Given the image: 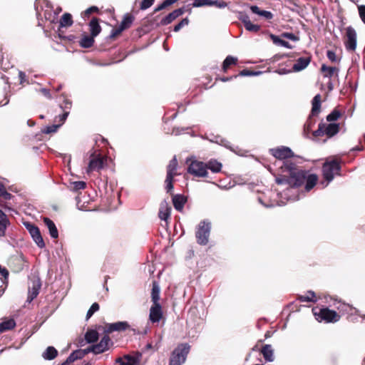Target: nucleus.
I'll return each mask as SVG.
<instances>
[{
    "instance_id": "obj_59",
    "label": "nucleus",
    "mask_w": 365,
    "mask_h": 365,
    "mask_svg": "<svg viewBox=\"0 0 365 365\" xmlns=\"http://www.w3.org/2000/svg\"><path fill=\"white\" fill-rule=\"evenodd\" d=\"M81 351H82L83 353H81L83 356V357L88 354V353L90 352H92L94 354H96V348H95V345L93 344L88 347H87L86 349H80Z\"/></svg>"
},
{
    "instance_id": "obj_13",
    "label": "nucleus",
    "mask_w": 365,
    "mask_h": 365,
    "mask_svg": "<svg viewBox=\"0 0 365 365\" xmlns=\"http://www.w3.org/2000/svg\"><path fill=\"white\" fill-rule=\"evenodd\" d=\"M205 6H214L217 8L222 9L227 6V3L223 0H195L192 3L193 7H201Z\"/></svg>"
},
{
    "instance_id": "obj_45",
    "label": "nucleus",
    "mask_w": 365,
    "mask_h": 365,
    "mask_svg": "<svg viewBox=\"0 0 365 365\" xmlns=\"http://www.w3.org/2000/svg\"><path fill=\"white\" fill-rule=\"evenodd\" d=\"M314 116L309 115L307 122L304 125V132L307 135L312 130L313 126L316 123V120L313 118Z\"/></svg>"
},
{
    "instance_id": "obj_64",
    "label": "nucleus",
    "mask_w": 365,
    "mask_h": 365,
    "mask_svg": "<svg viewBox=\"0 0 365 365\" xmlns=\"http://www.w3.org/2000/svg\"><path fill=\"white\" fill-rule=\"evenodd\" d=\"M270 38L272 39V42L276 45H280L282 43V39H281L279 36L271 34L269 35Z\"/></svg>"
},
{
    "instance_id": "obj_12",
    "label": "nucleus",
    "mask_w": 365,
    "mask_h": 365,
    "mask_svg": "<svg viewBox=\"0 0 365 365\" xmlns=\"http://www.w3.org/2000/svg\"><path fill=\"white\" fill-rule=\"evenodd\" d=\"M269 153L279 160H285L294 156L292 150L289 148L284 146L270 149Z\"/></svg>"
},
{
    "instance_id": "obj_14",
    "label": "nucleus",
    "mask_w": 365,
    "mask_h": 365,
    "mask_svg": "<svg viewBox=\"0 0 365 365\" xmlns=\"http://www.w3.org/2000/svg\"><path fill=\"white\" fill-rule=\"evenodd\" d=\"M96 354H102L107 350L110 349V347L113 346V342L110 338L109 335L105 333L104 336L102 337L99 343L94 344Z\"/></svg>"
},
{
    "instance_id": "obj_60",
    "label": "nucleus",
    "mask_w": 365,
    "mask_h": 365,
    "mask_svg": "<svg viewBox=\"0 0 365 365\" xmlns=\"http://www.w3.org/2000/svg\"><path fill=\"white\" fill-rule=\"evenodd\" d=\"M358 11L360 19L362 22L365 24V5L358 6Z\"/></svg>"
},
{
    "instance_id": "obj_2",
    "label": "nucleus",
    "mask_w": 365,
    "mask_h": 365,
    "mask_svg": "<svg viewBox=\"0 0 365 365\" xmlns=\"http://www.w3.org/2000/svg\"><path fill=\"white\" fill-rule=\"evenodd\" d=\"M312 312L315 319L319 322L336 323L341 319V316L336 311L331 310L328 307H314Z\"/></svg>"
},
{
    "instance_id": "obj_16",
    "label": "nucleus",
    "mask_w": 365,
    "mask_h": 365,
    "mask_svg": "<svg viewBox=\"0 0 365 365\" xmlns=\"http://www.w3.org/2000/svg\"><path fill=\"white\" fill-rule=\"evenodd\" d=\"M162 306L160 303L153 304L150 309L149 319L152 323H158L163 318Z\"/></svg>"
},
{
    "instance_id": "obj_51",
    "label": "nucleus",
    "mask_w": 365,
    "mask_h": 365,
    "mask_svg": "<svg viewBox=\"0 0 365 365\" xmlns=\"http://www.w3.org/2000/svg\"><path fill=\"white\" fill-rule=\"evenodd\" d=\"M245 28L246 30L254 33H257L260 30L259 25L254 24L251 21L247 22V25L245 24Z\"/></svg>"
},
{
    "instance_id": "obj_57",
    "label": "nucleus",
    "mask_w": 365,
    "mask_h": 365,
    "mask_svg": "<svg viewBox=\"0 0 365 365\" xmlns=\"http://www.w3.org/2000/svg\"><path fill=\"white\" fill-rule=\"evenodd\" d=\"M98 8L96 6H91L90 8L87 9L82 14V16L83 18H88L90 16V15L94 12H98Z\"/></svg>"
},
{
    "instance_id": "obj_18",
    "label": "nucleus",
    "mask_w": 365,
    "mask_h": 365,
    "mask_svg": "<svg viewBox=\"0 0 365 365\" xmlns=\"http://www.w3.org/2000/svg\"><path fill=\"white\" fill-rule=\"evenodd\" d=\"M185 12V8H179L175 9L170 14H168L166 16L163 18L160 22V25L166 26L171 24L173 21H175L177 18L182 16Z\"/></svg>"
},
{
    "instance_id": "obj_22",
    "label": "nucleus",
    "mask_w": 365,
    "mask_h": 365,
    "mask_svg": "<svg viewBox=\"0 0 365 365\" xmlns=\"http://www.w3.org/2000/svg\"><path fill=\"white\" fill-rule=\"evenodd\" d=\"M99 334L98 332L96 330L94 329H88L87 331L85 334V339H81L79 341V344L83 346L84 344V340L88 343H95L98 340Z\"/></svg>"
},
{
    "instance_id": "obj_21",
    "label": "nucleus",
    "mask_w": 365,
    "mask_h": 365,
    "mask_svg": "<svg viewBox=\"0 0 365 365\" xmlns=\"http://www.w3.org/2000/svg\"><path fill=\"white\" fill-rule=\"evenodd\" d=\"M41 287V283L38 278L32 280V286L29 288V302H31L38 296Z\"/></svg>"
},
{
    "instance_id": "obj_8",
    "label": "nucleus",
    "mask_w": 365,
    "mask_h": 365,
    "mask_svg": "<svg viewBox=\"0 0 365 365\" xmlns=\"http://www.w3.org/2000/svg\"><path fill=\"white\" fill-rule=\"evenodd\" d=\"M210 223L205 221L200 222L195 233L197 242L200 245H205L208 243V238L210 232Z\"/></svg>"
},
{
    "instance_id": "obj_23",
    "label": "nucleus",
    "mask_w": 365,
    "mask_h": 365,
    "mask_svg": "<svg viewBox=\"0 0 365 365\" xmlns=\"http://www.w3.org/2000/svg\"><path fill=\"white\" fill-rule=\"evenodd\" d=\"M89 30L90 34L94 37H96L101 32V26L99 24V19L97 17H93L89 22Z\"/></svg>"
},
{
    "instance_id": "obj_46",
    "label": "nucleus",
    "mask_w": 365,
    "mask_h": 365,
    "mask_svg": "<svg viewBox=\"0 0 365 365\" xmlns=\"http://www.w3.org/2000/svg\"><path fill=\"white\" fill-rule=\"evenodd\" d=\"M86 187V183L84 181H75L71 183V189L73 191L84 190Z\"/></svg>"
},
{
    "instance_id": "obj_9",
    "label": "nucleus",
    "mask_w": 365,
    "mask_h": 365,
    "mask_svg": "<svg viewBox=\"0 0 365 365\" xmlns=\"http://www.w3.org/2000/svg\"><path fill=\"white\" fill-rule=\"evenodd\" d=\"M187 173L197 178L208 177L205 163L199 160H193L190 163L187 168Z\"/></svg>"
},
{
    "instance_id": "obj_28",
    "label": "nucleus",
    "mask_w": 365,
    "mask_h": 365,
    "mask_svg": "<svg viewBox=\"0 0 365 365\" xmlns=\"http://www.w3.org/2000/svg\"><path fill=\"white\" fill-rule=\"evenodd\" d=\"M171 207L167 203H161L158 216L159 217L165 221H167L170 217Z\"/></svg>"
},
{
    "instance_id": "obj_54",
    "label": "nucleus",
    "mask_w": 365,
    "mask_h": 365,
    "mask_svg": "<svg viewBox=\"0 0 365 365\" xmlns=\"http://www.w3.org/2000/svg\"><path fill=\"white\" fill-rule=\"evenodd\" d=\"M275 181L278 185H288L289 186V175L276 178Z\"/></svg>"
},
{
    "instance_id": "obj_40",
    "label": "nucleus",
    "mask_w": 365,
    "mask_h": 365,
    "mask_svg": "<svg viewBox=\"0 0 365 365\" xmlns=\"http://www.w3.org/2000/svg\"><path fill=\"white\" fill-rule=\"evenodd\" d=\"M73 21L72 16L69 13H65L60 19L59 24L61 27H70L73 25Z\"/></svg>"
},
{
    "instance_id": "obj_53",
    "label": "nucleus",
    "mask_w": 365,
    "mask_h": 365,
    "mask_svg": "<svg viewBox=\"0 0 365 365\" xmlns=\"http://www.w3.org/2000/svg\"><path fill=\"white\" fill-rule=\"evenodd\" d=\"M61 124L62 123H61L58 125H52L47 126L42 130V132L46 134H50L52 133H55L57 131L58 128L61 126Z\"/></svg>"
},
{
    "instance_id": "obj_19",
    "label": "nucleus",
    "mask_w": 365,
    "mask_h": 365,
    "mask_svg": "<svg viewBox=\"0 0 365 365\" xmlns=\"http://www.w3.org/2000/svg\"><path fill=\"white\" fill-rule=\"evenodd\" d=\"M170 194L172 195V202L175 209L181 212L187 201V197L181 194L174 195L173 191Z\"/></svg>"
},
{
    "instance_id": "obj_56",
    "label": "nucleus",
    "mask_w": 365,
    "mask_h": 365,
    "mask_svg": "<svg viewBox=\"0 0 365 365\" xmlns=\"http://www.w3.org/2000/svg\"><path fill=\"white\" fill-rule=\"evenodd\" d=\"M155 0H142L140 4V9L145 10L150 8L153 4Z\"/></svg>"
},
{
    "instance_id": "obj_42",
    "label": "nucleus",
    "mask_w": 365,
    "mask_h": 365,
    "mask_svg": "<svg viewBox=\"0 0 365 365\" xmlns=\"http://www.w3.org/2000/svg\"><path fill=\"white\" fill-rule=\"evenodd\" d=\"M297 299L301 302H315L317 301L316 294L312 291H308L304 295H299L297 297Z\"/></svg>"
},
{
    "instance_id": "obj_38",
    "label": "nucleus",
    "mask_w": 365,
    "mask_h": 365,
    "mask_svg": "<svg viewBox=\"0 0 365 365\" xmlns=\"http://www.w3.org/2000/svg\"><path fill=\"white\" fill-rule=\"evenodd\" d=\"M16 326L14 319H6L0 323V333L13 329Z\"/></svg>"
},
{
    "instance_id": "obj_1",
    "label": "nucleus",
    "mask_w": 365,
    "mask_h": 365,
    "mask_svg": "<svg viewBox=\"0 0 365 365\" xmlns=\"http://www.w3.org/2000/svg\"><path fill=\"white\" fill-rule=\"evenodd\" d=\"M281 168L289 172V187H298L304 184L307 171L297 169L293 163H284Z\"/></svg>"
},
{
    "instance_id": "obj_26",
    "label": "nucleus",
    "mask_w": 365,
    "mask_h": 365,
    "mask_svg": "<svg viewBox=\"0 0 365 365\" xmlns=\"http://www.w3.org/2000/svg\"><path fill=\"white\" fill-rule=\"evenodd\" d=\"M43 221L48 229L51 237L53 239H57L58 237V232L54 222L46 217L43 218Z\"/></svg>"
},
{
    "instance_id": "obj_33",
    "label": "nucleus",
    "mask_w": 365,
    "mask_h": 365,
    "mask_svg": "<svg viewBox=\"0 0 365 365\" xmlns=\"http://www.w3.org/2000/svg\"><path fill=\"white\" fill-rule=\"evenodd\" d=\"M160 289L158 283L156 281H153L152 283V290H151V301L153 304L160 303Z\"/></svg>"
},
{
    "instance_id": "obj_20",
    "label": "nucleus",
    "mask_w": 365,
    "mask_h": 365,
    "mask_svg": "<svg viewBox=\"0 0 365 365\" xmlns=\"http://www.w3.org/2000/svg\"><path fill=\"white\" fill-rule=\"evenodd\" d=\"M63 102L60 105L63 113L61 115H59V121L61 122V123H63L64 121L66 120L68 115L70 113V110L72 107V101L68 98H66L64 96H63Z\"/></svg>"
},
{
    "instance_id": "obj_27",
    "label": "nucleus",
    "mask_w": 365,
    "mask_h": 365,
    "mask_svg": "<svg viewBox=\"0 0 365 365\" xmlns=\"http://www.w3.org/2000/svg\"><path fill=\"white\" fill-rule=\"evenodd\" d=\"M10 225V221L7 215L0 210V237H4L6 235V230Z\"/></svg>"
},
{
    "instance_id": "obj_55",
    "label": "nucleus",
    "mask_w": 365,
    "mask_h": 365,
    "mask_svg": "<svg viewBox=\"0 0 365 365\" xmlns=\"http://www.w3.org/2000/svg\"><path fill=\"white\" fill-rule=\"evenodd\" d=\"M13 263L16 264V267L14 268V272H20L24 267V261L22 259L16 257L13 259Z\"/></svg>"
},
{
    "instance_id": "obj_17",
    "label": "nucleus",
    "mask_w": 365,
    "mask_h": 365,
    "mask_svg": "<svg viewBox=\"0 0 365 365\" xmlns=\"http://www.w3.org/2000/svg\"><path fill=\"white\" fill-rule=\"evenodd\" d=\"M0 197L2 198V200L0 201V206L5 208V209H11V203L8 202L6 201L10 200L14 197V196L7 192L4 185L0 182Z\"/></svg>"
},
{
    "instance_id": "obj_52",
    "label": "nucleus",
    "mask_w": 365,
    "mask_h": 365,
    "mask_svg": "<svg viewBox=\"0 0 365 365\" xmlns=\"http://www.w3.org/2000/svg\"><path fill=\"white\" fill-rule=\"evenodd\" d=\"M189 22L190 21L188 18L182 19L178 24L174 26L173 31L175 32L179 31L183 26L188 25Z\"/></svg>"
},
{
    "instance_id": "obj_30",
    "label": "nucleus",
    "mask_w": 365,
    "mask_h": 365,
    "mask_svg": "<svg viewBox=\"0 0 365 365\" xmlns=\"http://www.w3.org/2000/svg\"><path fill=\"white\" fill-rule=\"evenodd\" d=\"M318 176L316 174H309L307 173L305 179V190L306 191H310L317 183Z\"/></svg>"
},
{
    "instance_id": "obj_50",
    "label": "nucleus",
    "mask_w": 365,
    "mask_h": 365,
    "mask_svg": "<svg viewBox=\"0 0 365 365\" xmlns=\"http://www.w3.org/2000/svg\"><path fill=\"white\" fill-rule=\"evenodd\" d=\"M123 31V29L119 26L116 28H113L110 32L109 38L112 40L115 39L118 36H119L122 32Z\"/></svg>"
},
{
    "instance_id": "obj_11",
    "label": "nucleus",
    "mask_w": 365,
    "mask_h": 365,
    "mask_svg": "<svg viewBox=\"0 0 365 365\" xmlns=\"http://www.w3.org/2000/svg\"><path fill=\"white\" fill-rule=\"evenodd\" d=\"M24 225L25 227L27 229V230L29 232L30 235H31L33 240L38 245V247L40 248L44 247L45 243L41 235L38 227L34 224L31 223L29 222H26L24 223Z\"/></svg>"
},
{
    "instance_id": "obj_35",
    "label": "nucleus",
    "mask_w": 365,
    "mask_h": 365,
    "mask_svg": "<svg viewBox=\"0 0 365 365\" xmlns=\"http://www.w3.org/2000/svg\"><path fill=\"white\" fill-rule=\"evenodd\" d=\"M237 58L233 57L232 56H228L224 60L222 66V70L224 73H227L228 69L230 68L232 66H235L237 63Z\"/></svg>"
},
{
    "instance_id": "obj_58",
    "label": "nucleus",
    "mask_w": 365,
    "mask_h": 365,
    "mask_svg": "<svg viewBox=\"0 0 365 365\" xmlns=\"http://www.w3.org/2000/svg\"><path fill=\"white\" fill-rule=\"evenodd\" d=\"M81 351H82L83 353H81L83 356V357L88 354V353L90 352H92L94 354H96V348H95V345L93 344L88 347H87L86 349H80Z\"/></svg>"
},
{
    "instance_id": "obj_5",
    "label": "nucleus",
    "mask_w": 365,
    "mask_h": 365,
    "mask_svg": "<svg viewBox=\"0 0 365 365\" xmlns=\"http://www.w3.org/2000/svg\"><path fill=\"white\" fill-rule=\"evenodd\" d=\"M178 162L175 155L169 162L166 168V178L165 180V189L168 193H171L174 188V178L180 175L178 172Z\"/></svg>"
},
{
    "instance_id": "obj_63",
    "label": "nucleus",
    "mask_w": 365,
    "mask_h": 365,
    "mask_svg": "<svg viewBox=\"0 0 365 365\" xmlns=\"http://www.w3.org/2000/svg\"><path fill=\"white\" fill-rule=\"evenodd\" d=\"M256 74L255 72H253L251 70H249V69H243L242 71H241L239 74L237 76H253Z\"/></svg>"
},
{
    "instance_id": "obj_61",
    "label": "nucleus",
    "mask_w": 365,
    "mask_h": 365,
    "mask_svg": "<svg viewBox=\"0 0 365 365\" xmlns=\"http://www.w3.org/2000/svg\"><path fill=\"white\" fill-rule=\"evenodd\" d=\"M282 36L294 41L299 40V38L292 33L284 32L282 34Z\"/></svg>"
},
{
    "instance_id": "obj_31",
    "label": "nucleus",
    "mask_w": 365,
    "mask_h": 365,
    "mask_svg": "<svg viewBox=\"0 0 365 365\" xmlns=\"http://www.w3.org/2000/svg\"><path fill=\"white\" fill-rule=\"evenodd\" d=\"M135 20V16L132 15L130 13H126L123 18V20L119 25L120 27L123 29V31L130 29Z\"/></svg>"
},
{
    "instance_id": "obj_25",
    "label": "nucleus",
    "mask_w": 365,
    "mask_h": 365,
    "mask_svg": "<svg viewBox=\"0 0 365 365\" xmlns=\"http://www.w3.org/2000/svg\"><path fill=\"white\" fill-rule=\"evenodd\" d=\"M311 61V57H300L299 58L296 63L294 64L292 69L295 72L300 71L309 64Z\"/></svg>"
},
{
    "instance_id": "obj_10",
    "label": "nucleus",
    "mask_w": 365,
    "mask_h": 365,
    "mask_svg": "<svg viewBox=\"0 0 365 365\" xmlns=\"http://www.w3.org/2000/svg\"><path fill=\"white\" fill-rule=\"evenodd\" d=\"M344 46L347 51H355L356 48V32L355 29L349 26L345 29Z\"/></svg>"
},
{
    "instance_id": "obj_36",
    "label": "nucleus",
    "mask_w": 365,
    "mask_h": 365,
    "mask_svg": "<svg viewBox=\"0 0 365 365\" xmlns=\"http://www.w3.org/2000/svg\"><path fill=\"white\" fill-rule=\"evenodd\" d=\"M321 71L324 73V77L331 78L334 73L338 76L339 69L336 67L327 66L325 64H322L321 67Z\"/></svg>"
},
{
    "instance_id": "obj_15",
    "label": "nucleus",
    "mask_w": 365,
    "mask_h": 365,
    "mask_svg": "<svg viewBox=\"0 0 365 365\" xmlns=\"http://www.w3.org/2000/svg\"><path fill=\"white\" fill-rule=\"evenodd\" d=\"M130 328V325L127 322H118L111 324H106L104 333L109 334L113 331H123Z\"/></svg>"
},
{
    "instance_id": "obj_24",
    "label": "nucleus",
    "mask_w": 365,
    "mask_h": 365,
    "mask_svg": "<svg viewBox=\"0 0 365 365\" xmlns=\"http://www.w3.org/2000/svg\"><path fill=\"white\" fill-rule=\"evenodd\" d=\"M321 95L317 94L316 95L312 101V110H311V116H318L319 113L321 112Z\"/></svg>"
},
{
    "instance_id": "obj_34",
    "label": "nucleus",
    "mask_w": 365,
    "mask_h": 365,
    "mask_svg": "<svg viewBox=\"0 0 365 365\" xmlns=\"http://www.w3.org/2000/svg\"><path fill=\"white\" fill-rule=\"evenodd\" d=\"M83 353L80 349L73 351L66 359V360L61 364V365H69L73 363L75 361L78 359H81L83 358Z\"/></svg>"
},
{
    "instance_id": "obj_7",
    "label": "nucleus",
    "mask_w": 365,
    "mask_h": 365,
    "mask_svg": "<svg viewBox=\"0 0 365 365\" xmlns=\"http://www.w3.org/2000/svg\"><path fill=\"white\" fill-rule=\"evenodd\" d=\"M339 131V123L325 124L321 123L319 124L318 129L314 130L312 134L314 137H320L326 135L328 138H331Z\"/></svg>"
},
{
    "instance_id": "obj_48",
    "label": "nucleus",
    "mask_w": 365,
    "mask_h": 365,
    "mask_svg": "<svg viewBox=\"0 0 365 365\" xmlns=\"http://www.w3.org/2000/svg\"><path fill=\"white\" fill-rule=\"evenodd\" d=\"M99 309H100L99 304L97 302H94L91 305V307H90L88 311L87 312L86 319V320L89 319L93 315V314L95 312H96L99 310Z\"/></svg>"
},
{
    "instance_id": "obj_49",
    "label": "nucleus",
    "mask_w": 365,
    "mask_h": 365,
    "mask_svg": "<svg viewBox=\"0 0 365 365\" xmlns=\"http://www.w3.org/2000/svg\"><path fill=\"white\" fill-rule=\"evenodd\" d=\"M337 304L338 305L336 306V309L339 310V312L344 313L345 312H348L352 310V307L348 304L338 302Z\"/></svg>"
},
{
    "instance_id": "obj_41",
    "label": "nucleus",
    "mask_w": 365,
    "mask_h": 365,
    "mask_svg": "<svg viewBox=\"0 0 365 365\" xmlns=\"http://www.w3.org/2000/svg\"><path fill=\"white\" fill-rule=\"evenodd\" d=\"M58 355V351L53 346H48L43 353L42 356L46 360H53Z\"/></svg>"
},
{
    "instance_id": "obj_37",
    "label": "nucleus",
    "mask_w": 365,
    "mask_h": 365,
    "mask_svg": "<svg viewBox=\"0 0 365 365\" xmlns=\"http://www.w3.org/2000/svg\"><path fill=\"white\" fill-rule=\"evenodd\" d=\"M261 353L267 361H272L274 360L273 349L271 345L266 344L263 346L261 349Z\"/></svg>"
},
{
    "instance_id": "obj_44",
    "label": "nucleus",
    "mask_w": 365,
    "mask_h": 365,
    "mask_svg": "<svg viewBox=\"0 0 365 365\" xmlns=\"http://www.w3.org/2000/svg\"><path fill=\"white\" fill-rule=\"evenodd\" d=\"M125 360L122 358L118 357L116 359L115 362L119 364L120 365H135L136 363V359L130 356H125Z\"/></svg>"
},
{
    "instance_id": "obj_39",
    "label": "nucleus",
    "mask_w": 365,
    "mask_h": 365,
    "mask_svg": "<svg viewBox=\"0 0 365 365\" xmlns=\"http://www.w3.org/2000/svg\"><path fill=\"white\" fill-rule=\"evenodd\" d=\"M250 10L252 13L264 17L265 19H271L273 14L268 11L261 10L257 6H252Z\"/></svg>"
},
{
    "instance_id": "obj_62",
    "label": "nucleus",
    "mask_w": 365,
    "mask_h": 365,
    "mask_svg": "<svg viewBox=\"0 0 365 365\" xmlns=\"http://www.w3.org/2000/svg\"><path fill=\"white\" fill-rule=\"evenodd\" d=\"M327 56L331 62H336L337 61L336 55L333 51H327Z\"/></svg>"
},
{
    "instance_id": "obj_47",
    "label": "nucleus",
    "mask_w": 365,
    "mask_h": 365,
    "mask_svg": "<svg viewBox=\"0 0 365 365\" xmlns=\"http://www.w3.org/2000/svg\"><path fill=\"white\" fill-rule=\"evenodd\" d=\"M341 116V112L337 109H334L327 116V120L329 122L335 121L337 120Z\"/></svg>"
},
{
    "instance_id": "obj_32",
    "label": "nucleus",
    "mask_w": 365,
    "mask_h": 365,
    "mask_svg": "<svg viewBox=\"0 0 365 365\" xmlns=\"http://www.w3.org/2000/svg\"><path fill=\"white\" fill-rule=\"evenodd\" d=\"M206 170H210L212 173H217L222 170V165L221 163L215 159H211L208 162L205 163Z\"/></svg>"
},
{
    "instance_id": "obj_4",
    "label": "nucleus",
    "mask_w": 365,
    "mask_h": 365,
    "mask_svg": "<svg viewBox=\"0 0 365 365\" xmlns=\"http://www.w3.org/2000/svg\"><path fill=\"white\" fill-rule=\"evenodd\" d=\"M190 350V346L188 344H179L171 353L169 365H182L184 364Z\"/></svg>"
},
{
    "instance_id": "obj_29",
    "label": "nucleus",
    "mask_w": 365,
    "mask_h": 365,
    "mask_svg": "<svg viewBox=\"0 0 365 365\" xmlns=\"http://www.w3.org/2000/svg\"><path fill=\"white\" fill-rule=\"evenodd\" d=\"M95 37L93 36L92 35H87L86 34H83L82 35V37L81 38V40L79 41V46L81 47V48H91L93 44H94V42H95Z\"/></svg>"
},
{
    "instance_id": "obj_6",
    "label": "nucleus",
    "mask_w": 365,
    "mask_h": 365,
    "mask_svg": "<svg viewBox=\"0 0 365 365\" xmlns=\"http://www.w3.org/2000/svg\"><path fill=\"white\" fill-rule=\"evenodd\" d=\"M90 160L86 170L87 173L99 171L107 164V157L96 150H92L90 154Z\"/></svg>"
},
{
    "instance_id": "obj_3",
    "label": "nucleus",
    "mask_w": 365,
    "mask_h": 365,
    "mask_svg": "<svg viewBox=\"0 0 365 365\" xmlns=\"http://www.w3.org/2000/svg\"><path fill=\"white\" fill-rule=\"evenodd\" d=\"M341 162L337 159L327 160L323 163L322 171L324 179L330 182L333 180L335 175H340Z\"/></svg>"
},
{
    "instance_id": "obj_43",
    "label": "nucleus",
    "mask_w": 365,
    "mask_h": 365,
    "mask_svg": "<svg viewBox=\"0 0 365 365\" xmlns=\"http://www.w3.org/2000/svg\"><path fill=\"white\" fill-rule=\"evenodd\" d=\"M0 275L2 277V282H4V284H5L4 287L0 288V292H4L5 289H6V287L8 286L9 272L6 268L2 267L1 265H0Z\"/></svg>"
}]
</instances>
